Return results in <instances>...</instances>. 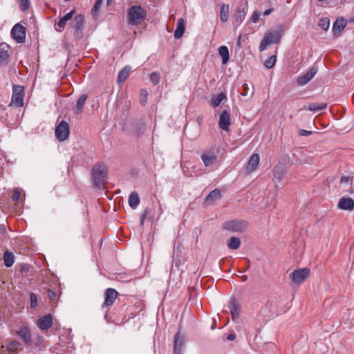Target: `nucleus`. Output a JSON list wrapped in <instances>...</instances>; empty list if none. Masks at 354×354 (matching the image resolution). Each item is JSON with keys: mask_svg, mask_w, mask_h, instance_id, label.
I'll use <instances>...</instances> for the list:
<instances>
[{"mask_svg": "<svg viewBox=\"0 0 354 354\" xmlns=\"http://www.w3.org/2000/svg\"><path fill=\"white\" fill-rule=\"evenodd\" d=\"M93 184L95 187L101 188L106 182L107 174L103 163L96 164L91 170Z\"/></svg>", "mask_w": 354, "mask_h": 354, "instance_id": "obj_1", "label": "nucleus"}, {"mask_svg": "<svg viewBox=\"0 0 354 354\" xmlns=\"http://www.w3.org/2000/svg\"><path fill=\"white\" fill-rule=\"evenodd\" d=\"M146 11L141 6H132L127 12V22L131 26H138L146 19Z\"/></svg>", "mask_w": 354, "mask_h": 354, "instance_id": "obj_2", "label": "nucleus"}, {"mask_svg": "<svg viewBox=\"0 0 354 354\" xmlns=\"http://www.w3.org/2000/svg\"><path fill=\"white\" fill-rule=\"evenodd\" d=\"M283 35V30L281 27L279 30L267 32L262 39L260 46V51L265 50L268 46L272 44H278Z\"/></svg>", "mask_w": 354, "mask_h": 354, "instance_id": "obj_3", "label": "nucleus"}, {"mask_svg": "<svg viewBox=\"0 0 354 354\" xmlns=\"http://www.w3.org/2000/svg\"><path fill=\"white\" fill-rule=\"evenodd\" d=\"M248 227V222L245 220L234 219L223 223V228L232 232L241 233L246 230Z\"/></svg>", "mask_w": 354, "mask_h": 354, "instance_id": "obj_4", "label": "nucleus"}, {"mask_svg": "<svg viewBox=\"0 0 354 354\" xmlns=\"http://www.w3.org/2000/svg\"><path fill=\"white\" fill-rule=\"evenodd\" d=\"M24 87L19 85H14L12 87L11 102L9 106H14L17 108L22 107L24 106Z\"/></svg>", "mask_w": 354, "mask_h": 354, "instance_id": "obj_5", "label": "nucleus"}, {"mask_svg": "<svg viewBox=\"0 0 354 354\" xmlns=\"http://www.w3.org/2000/svg\"><path fill=\"white\" fill-rule=\"evenodd\" d=\"M84 25V17L82 15H77L75 17L72 28L74 29L73 35L76 39H82L83 37V29Z\"/></svg>", "mask_w": 354, "mask_h": 354, "instance_id": "obj_6", "label": "nucleus"}, {"mask_svg": "<svg viewBox=\"0 0 354 354\" xmlns=\"http://www.w3.org/2000/svg\"><path fill=\"white\" fill-rule=\"evenodd\" d=\"M248 6L245 3H241L238 6L232 16V23L234 26H239L243 21Z\"/></svg>", "mask_w": 354, "mask_h": 354, "instance_id": "obj_7", "label": "nucleus"}, {"mask_svg": "<svg viewBox=\"0 0 354 354\" xmlns=\"http://www.w3.org/2000/svg\"><path fill=\"white\" fill-rule=\"evenodd\" d=\"M68 135L69 125L66 121L62 120L56 127L55 136L59 141H64L67 139Z\"/></svg>", "mask_w": 354, "mask_h": 354, "instance_id": "obj_8", "label": "nucleus"}, {"mask_svg": "<svg viewBox=\"0 0 354 354\" xmlns=\"http://www.w3.org/2000/svg\"><path fill=\"white\" fill-rule=\"evenodd\" d=\"M11 35L17 43H24L26 40V28L22 25L17 24L12 28Z\"/></svg>", "mask_w": 354, "mask_h": 354, "instance_id": "obj_9", "label": "nucleus"}, {"mask_svg": "<svg viewBox=\"0 0 354 354\" xmlns=\"http://www.w3.org/2000/svg\"><path fill=\"white\" fill-rule=\"evenodd\" d=\"M310 275V270L307 268L295 270L292 274V280L295 283H302Z\"/></svg>", "mask_w": 354, "mask_h": 354, "instance_id": "obj_10", "label": "nucleus"}, {"mask_svg": "<svg viewBox=\"0 0 354 354\" xmlns=\"http://www.w3.org/2000/svg\"><path fill=\"white\" fill-rule=\"evenodd\" d=\"M118 295V291L112 288H109L105 290L104 293V301L102 303V307L105 308L113 305Z\"/></svg>", "mask_w": 354, "mask_h": 354, "instance_id": "obj_11", "label": "nucleus"}, {"mask_svg": "<svg viewBox=\"0 0 354 354\" xmlns=\"http://www.w3.org/2000/svg\"><path fill=\"white\" fill-rule=\"evenodd\" d=\"M229 309L230 311L232 320L234 322L238 321L239 319L241 306L236 299L232 298L230 299Z\"/></svg>", "mask_w": 354, "mask_h": 354, "instance_id": "obj_12", "label": "nucleus"}, {"mask_svg": "<svg viewBox=\"0 0 354 354\" xmlns=\"http://www.w3.org/2000/svg\"><path fill=\"white\" fill-rule=\"evenodd\" d=\"M37 325L40 330H48L53 325V316L51 314L42 316L37 319Z\"/></svg>", "mask_w": 354, "mask_h": 354, "instance_id": "obj_13", "label": "nucleus"}, {"mask_svg": "<svg viewBox=\"0 0 354 354\" xmlns=\"http://www.w3.org/2000/svg\"><path fill=\"white\" fill-rule=\"evenodd\" d=\"M230 124V113L226 110H223L219 116V127L225 131H228Z\"/></svg>", "mask_w": 354, "mask_h": 354, "instance_id": "obj_14", "label": "nucleus"}, {"mask_svg": "<svg viewBox=\"0 0 354 354\" xmlns=\"http://www.w3.org/2000/svg\"><path fill=\"white\" fill-rule=\"evenodd\" d=\"M10 46L6 43L0 44V64L6 66L10 59Z\"/></svg>", "mask_w": 354, "mask_h": 354, "instance_id": "obj_15", "label": "nucleus"}, {"mask_svg": "<svg viewBox=\"0 0 354 354\" xmlns=\"http://www.w3.org/2000/svg\"><path fill=\"white\" fill-rule=\"evenodd\" d=\"M185 345V337L180 332L176 333L174 342V353L181 354Z\"/></svg>", "mask_w": 354, "mask_h": 354, "instance_id": "obj_16", "label": "nucleus"}, {"mask_svg": "<svg viewBox=\"0 0 354 354\" xmlns=\"http://www.w3.org/2000/svg\"><path fill=\"white\" fill-rule=\"evenodd\" d=\"M317 72V67H312L309 71H308L305 74L300 76L297 79V83L300 86H304L306 84Z\"/></svg>", "mask_w": 354, "mask_h": 354, "instance_id": "obj_17", "label": "nucleus"}, {"mask_svg": "<svg viewBox=\"0 0 354 354\" xmlns=\"http://www.w3.org/2000/svg\"><path fill=\"white\" fill-rule=\"evenodd\" d=\"M337 207L342 210L353 211L354 209V201L350 197H342L339 199Z\"/></svg>", "mask_w": 354, "mask_h": 354, "instance_id": "obj_18", "label": "nucleus"}, {"mask_svg": "<svg viewBox=\"0 0 354 354\" xmlns=\"http://www.w3.org/2000/svg\"><path fill=\"white\" fill-rule=\"evenodd\" d=\"M16 333L23 339L26 346L32 344V335L30 329L27 326L19 329L16 331Z\"/></svg>", "mask_w": 354, "mask_h": 354, "instance_id": "obj_19", "label": "nucleus"}, {"mask_svg": "<svg viewBox=\"0 0 354 354\" xmlns=\"http://www.w3.org/2000/svg\"><path fill=\"white\" fill-rule=\"evenodd\" d=\"M75 10H73L65 15L64 17H61L57 24H55V28L56 31L59 32H62L66 26L67 21L72 19Z\"/></svg>", "mask_w": 354, "mask_h": 354, "instance_id": "obj_20", "label": "nucleus"}, {"mask_svg": "<svg viewBox=\"0 0 354 354\" xmlns=\"http://www.w3.org/2000/svg\"><path fill=\"white\" fill-rule=\"evenodd\" d=\"M201 159L205 167L213 165L217 160V156L214 151H207L202 153Z\"/></svg>", "mask_w": 354, "mask_h": 354, "instance_id": "obj_21", "label": "nucleus"}, {"mask_svg": "<svg viewBox=\"0 0 354 354\" xmlns=\"http://www.w3.org/2000/svg\"><path fill=\"white\" fill-rule=\"evenodd\" d=\"M259 156L257 153H253L248 160L246 167L247 171L250 173L254 171L259 166Z\"/></svg>", "mask_w": 354, "mask_h": 354, "instance_id": "obj_22", "label": "nucleus"}, {"mask_svg": "<svg viewBox=\"0 0 354 354\" xmlns=\"http://www.w3.org/2000/svg\"><path fill=\"white\" fill-rule=\"evenodd\" d=\"M346 26V21L343 17L337 18L333 26V32L334 35L338 36L339 32L344 30Z\"/></svg>", "mask_w": 354, "mask_h": 354, "instance_id": "obj_23", "label": "nucleus"}, {"mask_svg": "<svg viewBox=\"0 0 354 354\" xmlns=\"http://www.w3.org/2000/svg\"><path fill=\"white\" fill-rule=\"evenodd\" d=\"M185 20L183 18H180L177 21L176 28L174 31V37L176 39H180L185 32Z\"/></svg>", "mask_w": 354, "mask_h": 354, "instance_id": "obj_24", "label": "nucleus"}, {"mask_svg": "<svg viewBox=\"0 0 354 354\" xmlns=\"http://www.w3.org/2000/svg\"><path fill=\"white\" fill-rule=\"evenodd\" d=\"M221 198V193L220 189H214L212 192L209 193V194L205 198V201L207 203H212L216 200H218Z\"/></svg>", "mask_w": 354, "mask_h": 354, "instance_id": "obj_25", "label": "nucleus"}, {"mask_svg": "<svg viewBox=\"0 0 354 354\" xmlns=\"http://www.w3.org/2000/svg\"><path fill=\"white\" fill-rule=\"evenodd\" d=\"M88 96L87 94H83L78 98L75 106V113L77 114H79L82 111V109L84 108L86 100L88 99Z\"/></svg>", "mask_w": 354, "mask_h": 354, "instance_id": "obj_26", "label": "nucleus"}, {"mask_svg": "<svg viewBox=\"0 0 354 354\" xmlns=\"http://www.w3.org/2000/svg\"><path fill=\"white\" fill-rule=\"evenodd\" d=\"M139 203H140V198L138 196V193L136 192H131V194L129 195V206L131 208L135 209L138 206Z\"/></svg>", "mask_w": 354, "mask_h": 354, "instance_id": "obj_27", "label": "nucleus"}, {"mask_svg": "<svg viewBox=\"0 0 354 354\" xmlns=\"http://www.w3.org/2000/svg\"><path fill=\"white\" fill-rule=\"evenodd\" d=\"M131 68L129 66H125L120 71L117 81L119 84L123 83L129 75Z\"/></svg>", "mask_w": 354, "mask_h": 354, "instance_id": "obj_28", "label": "nucleus"}, {"mask_svg": "<svg viewBox=\"0 0 354 354\" xmlns=\"http://www.w3.org/2000/svg\"><path fill=\"white\" fill-rule=\"evenodd\" d=\"M218 53L222 58L223 64H226L230 58L228 48L225 46H220L218 48Z\"/></svg>", "mask_w": 354, "mask_h": 354, "instance_id": "obj_29", "label": "nucleus"}, {"mask_svg": "<svg viewBox=\"0 0 354 354\" xmlns=\"http://www.w3.org/2000/svg\"><path fill=\"white\" fill-rule=\"evenodd\" d=\"M3 261L6 267L10 268L15 262L14 254L9 251H6L3 254Z\"/></svg>", "mask_w": 354, "mask_h": 354, "instance_id": "obj_30", "label": "nucleus"}, {"mask_svg": "<svg viewBox=\"0 0 354 354\" xmlns=\"http://www.w3.org/2000/svg\"><path fill=\"white\" fill-rule=\"evenodd\" d=\"M220 18L223 22H225L229 19V5L223 3L220 11Z\"/></svg>", "mask_w": 354, "mask_h": 354, "instance_id": "obj_31", "label": "nucleus"}, {"mask_svg": "<svg viewBox=\"0 0 354 354\" xmlns=\"http://www.w3.org/2000/svg\"><path fill=\"white\" fill-rule=\"evenodd\" d=\"M226 98L225 94L220 93L217 95L214 96L211 100V104L213 107H217L221 102Z\"/></svg>", "mask_w": 354, "mask_h": 354, "instance_id": "obj_32", "label": "nucleus"}, {"mask_svg": "<svg viewBox=\"0 0 354 354\" xmlns=\"http://www.w3.org/2000/svg\"><path fill=\"white\" fill-rule=\"evenodd\" d=\"M240 246L241 241L235 236H232L227 243V247L231 250H237Z\"/></svg>", "mask_w": 354, "mask_h": 354, "instance_id": "obj_33", "label": "nucleus"}, {"mask_svg": "<svg viewBox=\"0 0 354 354\" xmlns=\"http://www.w3.org/2000/svg\"><path fill=\"white\" fill-rule=\"evenodd\" d=\"M326 103H311L308 105V109L312 111H319L326 108Z\"/></svg>", "mask_w": 354, "mask_h": 354, "instance_id": "obj_34", "label": "nucleus"}, {"mask_svg": "<svg viewBox=\"0 0 354 354\" xmlns=\"http://www.w3.org/2000/svg\"><path fill=\"white\" fill-rule=\"evenodd\" d=\"M318 26L324 30H327L330 26V20L327 17H323L319 19Z\"/></svg>", "mask_w": 354, "mask_h": 354, "instance_id": "obj_35", "label": "nucleus"}, {"mask_svg": "<svg viewBox=\"0 0 354 354\" xmlns=\"http://www.w3.org/2000/svg\"><path fill=\"white\" fill-rule=\"evenodd\" d=\"M148 93L147 90L142 89L140 93V104L145 106L147 101Z\"/></svg>", "mask_w": 354, "mask_h": 354, "instance_id": "obj_36", "label": "nucleus"}, {"mask_svg": "<svg viewBox=\"0 0 354 354\" xmlns=\"http://www.w3.org/2000/svg\"><path fill=\"white\" fill-rule=\"evenodd\" d=\"M275 62H276V56L272 55L265 61L264 65L267 68L270 69L274 66Z\"/></svg>", "mask_w": 354, "mask_h": 354, "instance_id": "obj_37", "label": "nucleus"}, {"mask_svg": "<svg viewBox=\"0 0 354 354\" xmlns=\"http://www.w3.org/2000/svg\"><path fill=\"white\" fill-rule=\"evenodd\" d=\"M47 297H48L51 302L55 303L57 300V293L51 289L47 290Z\"/></svg>", "mask_w": 354, "mask_h": 354, "instance_id": "obj_38", "label": "nucleus"}, {"mask_svg": "<svg viewBox=\"0 0 354 354\" xmlns=\"http://www.w3.org/2000/svg\"><path fill=\"white\" fill-rule=\"evenodd\" d=\"M20 343L17 341L10 342L8 344V349L10 352L14 353L20 346Z\"/></svg>", "mask_w": 354, "mask_h": 354, "instance_id": "obj_39", "label": "nucleus"}, {"mask_svg": "<svg viewBox=\"0 0 354 354\" xmlns=\"http://www.w3.org/2000/svg\"><path fill=\"white\" fill-rule=\"evenodd\" d=\"M150 80L153 85H157L160 82V74L157 72H153L150 75Z\"/></svg>", "mask_w": 354, "mask_h": 354, "instance_id": "obj_40", "label": "nucleus"}, {"mask_svg": "<svg viewBox=\"0 0 354 354\" xmlns=\"http://www.w3.org/2000/svg\"><path fill=\"white\" fill-rule=\"evenodd\" d=\"M20 7L22 11L27 10L30 7V0H20Z\"/></svg>", "mask_w": 354, "mask_h": 354, "instance_id": "obj_41", "label": "nucleus"}, {"mask_svg": "<svg viewBox=\"0 0 354 354\" xmlns=\"http://www.w3.org/2000/svg\"><path fill=\"white\" fill-rule=\"evenodd\" d=\"M249 90L250 89H249L248 84L245 83L242 86V90H241V94L243 96H248L249 95Z\"/></svg>", "mask_w": 354, "mask_h": 354, "instance_id": "obj_42", "label": "nucleus"}, {"mask_svg": "<svg viewBox=\"0 0 354 354\" xmlns=\"http://www.w3.org/2000/svg\"><path fill=\"white\" fill-rule=\"evenodd\" d=\"M353 178H351L349 176H342L340 180V184H352Z\"/></svg>", "mask_w": 354, "mask_h": 354, "instance_id": "obj_43", "label": "nucleus"}, {"mask_svg": "<svg viewBox=\"0 0 354 354\" xmlns=\"http://www.w3.org/2000/svg\"><path fill=\"white\" fill-rule=\"evenodd\" d=\"M101 5H102V3L97 2V1L95 2V5L93 6V7L91 10V12H92L93 15H95V14L97 13Z\"/></svg>", "mask_w": 354, "mask_h": 354, "instance_id": "obj_44", "label": "nucleus"}, {"mask_svg": "<svg viewBox=\"0 0 354 354\" xmlns=\"http://www.w3.org/2000/svg\"><path fill=\"white\" fill-rule=\"evenodd\" d=\"M260 17V14L257 11H254L250 18L251 21L253 23H257L259 21Z\"/></svg>", "mask_w": 354, "mask_h": 354, "instance_id": "obj_45", "label": "nucleus"}, {"mask_svg": "<svg viewBox=\"0 0 354 354\" xmlns=\"http://www.w3.org/2000/svg\"><path fill=\"white\" fill-rule=\"evenodd\" d=\"M20 196H21L20 192L18 190H15L12 194V201L15 202L18 201L19 200Z\"/></svg>", "mask_w": 354, "mask_h": 354, "instance_id": "obj_46", "label": "nucleus"}, {"mask_svg": "<svg viewBox=\"0 0 354 354\" xmlns=\"http://www.w3.org/2000/svg\"><path fill=\"white\" fill-rule=\"evenodd\" d=\"M30 304L32 307H35L37 304V297L32 293L30 295Z\"/></svg>", "mask_w": 354, "mask_h": 354, "instance_id": "obj_47", "label": "nucleus"}, {"mask_svg": "<svg viewBox=\"0 0 354 354\" xmlns=\"http://www.w3.org/2000/svg\"><path fill=\"white\" fill-rule=\"evenodd\" d=\"M149 212H150V209L148 207L145 208V209L144 210V212L141 216V220H145V218H147V216L149 214Z\"/></svg>", "mask_w": 354, "mask_h": 354, "instance_id": "obj_48", "label": "nucleus"}, {"mask_svg": "<svg viewBox=\"0 0 354 354\" xmlns=\"http://www.w3.org/2000/svg\"><path fill=\"white\" fill-rule=\"evenodd\" d=\"M312 134V131L302 129L299 132V135L301 136H307Z\"/></svg>", "mask_w": 354, "mask_h": 354, "instance_id": "obj_49", "label": "nucleus"}, {"mask_svg": "<svg viewBox=\"0 0 354 354\" xmlns=\"http://www.w3.org/2000/svg\"><path fill=\"white\" fill-rule=\"evenodd\" d=\"M274 178L281 180L283 178V173L278 171H275L274 174Z\"/></svg>", "mask_w": 354, "mask_h": 354, "instance_id": "obj_50", "label": "nucleus"}, {"mask_svg": "<svg viewBox=\"0 0 354 354\" xmlns=\"http://www.w3.org/2000/svg\"><path fill=\"white\" fill-rule=\"evenodd\" d=\"M236 338V335L235 334H233V333H230L227 335V339L229 340V341H233Z\"/></svg>", "mask_w": 354, "mask_h": 354, "instance_id": "obj_51", "label": "nucleus"}, {"mask_svg": "<svg viewBox=\"0 0 354 354\" xmlns=\"http://www.w3.org/2000/svg\"><path fill=\"white\" fill-rule=\"evenodd\" d=\"M273 11H274L273 8H269V9L265 10V12H263V15L268 16V15H270Z\"/></svg>", "mask_w": 354, "mask_h": 354, "instance_id": "obj_52", "label": "nucleus"}, {"mask_svg": "<svg viewBox=\"0 0 354 354\" xmlns=\"http://www.w3.org/2000/svg\"><path fill=\"white\" fill-rule=\"evenodd\" d=\"M241 279L243 281H246L248 280V276L247 275H242L241 276Z\"/></svg>", "mask_w": 354, "mask_h": 354, "instance_id": "obj_53", "label": "nucleus"}, {"mask_svg": "<svg viewBox=\"0 0 354 354\" xmlns=\"http://www.w3.org/2000/svg\"><path fill=\"white\" fill-rule=\"evenodd\" d=\"M254 95V88H252V91L250 93V97H252Z\"/></svg>", "mask_w": 354, "mask_h": 354, "instance_id": "obj_54", "label": "nucleus"}, {"mask_svg": "<svg viewBox=\"0 0 354 354\" xmlns=\"http://www.w3.org/2000/svg\"><path fill=\"white\" fill-rule=\"evenodd\" d=\"M238 44L240 45L241 44V36L239 37V40H238Z\"/></svg>", "mask_w": 354, "mask_h": 354, "instance_id": "obj_55", "label": "nucleus"}, {"mask_svg": "<svg viewBox=\"0 0 354 354\" xmlns=\"http://www.w3.org/2000/svg\"><path fill=\"white\" fill-rule=\"evenodd\" d=\"M144 221H145V220H141V219H140V224H141V225H143V224H144Z\"/></svg>", "mask_w": 354, "mask_h": 354, "instance_id": "obj_56", "label": "nucleus"}, {"mask_svg": "<svg viewBox=\"0 0 354 354\" xmlns=\"http://www.w3.org/2000/svg\"><path fill=\"white\" fill-rule=\"evenodd\" d=\"M96 1L102 3L103 0H97Z\"/></svg>", "mask_w": 354, "mask_h": 354, "instance_id": "obj_57", "label": "nucleus"}, {"mask_svg": "<svg viewBox=\"0 0 354 354\" xmlns=\"http://www.w3.org/2000/svg\"><path fill=\"white\" fill-rule=\"evenodd\" d=\"M249 266H250V265L246 266V270H248L249 268Z\"/></svg>", "mask_w": 354, "mask_h": 354, "instance_id": "obj_58", "label": "nucleus"}, {"mask_svg": "<svg viewBox=\"0 0 354 354\" xmlns=\"http://www.w3.org/2000/svg\"><path fill=\"white\" fill-rule=\"evenodd\" d=\"M214 325H212V329H214Z\"/></svg>", "mask_w": 354, "mask_h": 354, "instance_id": "obj_59", "label": "nucleus"}, {"mask_svg": "<svg viewBox=\"0 0 354 354\" xmlns=\"http://www.w3.org/2000/svg\"><path fill=\"white\" fill-rule=\"evenodd\" d=\"M110 0H107L108 3L109 2Z\"/></svg>", "mask_w": 354, "mask_h": 354, "instance_id": "obj_60", "label": "nucleus"}]
</instances>
